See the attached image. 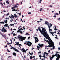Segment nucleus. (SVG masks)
Returning a JSON list of instances; mask_svg holds the SVG:
<instances>
[{
    "label": "nucleus",
    "mask_w": 60,
    "mask_h": 60,
    "mask_svg": "<svg viewBox=\"0 0 60 60\" xmlns=\"http://www.w3.org/2000/svg\"><path fill=\"white\" fill-rule=\"evenodd\" d=\"M40 27H38V30H39V31H40L41 34H42L46 38V39H48L49 41L46 40V41L47 42H48V44L49 45H50V44H52V43L53 42V41L50 38L49 36L48 35V34H47V33H46L45 31H46V29H44L46 28H42V31ZM41 28H42L41 27Z\"/></svg>",
    "instance_id": "f257e3e1"
},
{
    "label": "nucleus",
    "mask_w": 60,
    "mask_h": 60,
    "mask_svg": "<svg viewBox=\"0 0 60 60\" xmlns=\"http://www.w3.org/2000/svg\"><path fill=\"white\" fill-rule=\"evenodd\" d=\"M18 39H19V40H21V41H23V40H25L26 39V37H23V36H20L19 35L18 36H17Z\"/></svg>",
    "instance_id": "f03ea898"
},
{
    "label": "nucleus",
    "mask_w": 60,
    "mask_h": 60,
    "mask_svg": "<svg viewBox=\"0 0 60 60\" xmlns=\"http://www.w3.org/2000/svg\"><path fill=\"white\" fill-rule=\"evenodd\" d=\"M47 21H45V24H46V25H48V27L49 28V29H50V27H51L52 26V24H51L50 23L51 25L50 26H49V22H47Z\"/></svg>",
    "instance_id": "7ed1b4c3"
},
{
    "label": "nucleus",
    "mask_w": 60,
    "mask_h": 60,
    "mask_svg": "<svg viewBox=\"0 0 60 60\" xmlns=\"http://www.w3.org/2000/svg\"><path fill=\"white\" fill-rule=\"evenodd\" d=\"M35 43H36V42H38L39 41V40H38V38H37V37H35Z\"/></svg>",
    "instance_id": "20e7f679"
},
{
    "label": "nucleus",
    "mask_w": 60,
    "mask_h": 60,
    "mask_svg": "<svg viewBox=\"0 0 60 60\" xmlns=\"http://www.w3.org/2000/svg\"><path fill=\"white\" fill-rule=\"evenodd\" d=\"M13 50H15V51H17V52H19V51L18 50H17V49H16V48L14 47H13Z\"/></svg>",
    "instance_id": "39448f33"
},
{
    "label": "nucleus",
    "mask_w": 60,
    "mask_h": 60,
    "mask_svg": "<svg viewBox=\"0 0 60 60\" xmlns=\"http://www.w3.org/2000/svg\"><path fill=\"white\" fill-rule=\"evenodd\" d=\"M57 58H56V60H59V58L60 57V55L59 54H57Z\"/></svg>",
    "instance_id": "423d86ee"
},
{
    "label": "nucleus",
    "mask_w": 60,
    "mask_h": 60,
    "mask_svg": "<svg viewBox=\"0 0 60 60\" xmlns=\"http://www.w3.org/2000/svg\"><path fill=\"white\" fill-rule=\"evenodd\" d=\"M21 50L23 52H24V53H26V51L24 49L22 48L21 49Z\"/></svg>",
    "instance_id": "0eeeda50"
},
{
    "label": "nucleus",
    "mask_w": 60,
    "mask_h": 60,
    "mask_svg": "<svg viewBox=\"0 0 60 60\" xmlns=\"http://www.w3.org/2000/svg\"><path fill=\"white\" fill-rule=\"evenodd\" d=\"M55 56L54 55H52V57L51 56L50 57V60H52L53 58H54V57H55Z\"/></svg>",
    "instance_id": "6e6552de"
},
{
    "label": "nucleus",
    "mask_w": 60,
    "mask_h": 60,
    "mask_svg": "<svg viewBox=\"0 0 60 60\" xmlns=\"http://www.w3.org/2000/svg\"><path fill=\"white\" fill-rule=\"evenodd\" d=\"M32 43L30 42V43H29L28 44V46H29V47H31V45H32Z\"/></svg>",
    "instance_id": "1a4fd4ad"
},
{
    "label": "nucleus",
    "mask_w": 60,
    "mask_h": 60,
    "mask_svg": "<svg viewBox=\"0 0 60 60\" xmlns=\"http://www.w3.org/2000/svg\"><path fill=\"white\" fill-rule=\"evenodd\" d=\"M38 45L39 46H40L41 47H43V44L41 45L40 44H39Z\"/></svg>",
    "instance_id": "9d476101"
},
{
    "label": "nucleus",
    "mask_w": 60,
    "mask_h": 60,
    "mask_svg": "<svg viewBox=\"0 0 60 60\" xmlns=\"http://www.w3.org/2000/svg\"><path fill=\"white\" fill-rule=\"evenodd\" d=\"M17 5H19L18 4H16L15 5H14V8H16L17 7H18V6Z\"/></svg>",
    "instance_id": "9b49d317"
},
{
    "label": "nucleus",
    "mask_w": 60,
    "mask_h": 60,
    "mask_svg": "<svg viewBox=\"0 0 60 60\" xmlns=\"http://www.w3.org/2000/svg\"><path fill=\"white\" fill-rule=\"evenodd\" d=\"M7 31V30L6 29H4V30H2V32H3L4 33H5Z\"/></svg>",
    "instance_id": "f8f14e48"
},
{
    "label": "nucleus",
    "mask_w": 60,
    "mask_h": 60,
    "mask_svg": "<svg viewBox=\"0 0 60 60\" xmlns=\"http://www.w3.org/2000/svg\"><path fill=\"white\" fill-rule=\"evenodd\" d=\"M59 53V52H56V53L55 54V55H54V56H56V57H57V54L58 53Z\"/></svg>",
    "instance_id": "ddd939ff"
},
{
    "label": "nucleus",
    "mask_w": 60,
    "mask_h": 60,
    "mask_svg": "<svg viewBox=\"0 0 60 60\" xmlns=\"http://www.w3.org/2000/svg\"><path fill=\"white\" fill-rule=\"evenodd\" d=\"M2 35L3 37H4V38H5V39H6V36H5V34H4V35L3 34Z\"/></svg>",
    "instance_id": "4468645a"
},
{
    "label": "nucleus",
    "mask_w": 60,
    "mask_h": 60,
    "mask_svg": "<svg viewBox=\"0 0 60 60\" xmlns=\"http://www.w3.org/2000/svg\"><path fill=\"white\" fill-rule=\"evenodd\" d=\"M13 56H17L16 53L15 52H13Z\"/></svg>",
    "instance_id": "2eb2a0df"
},
{
    "label": "nucleus",
    "mask_w": 60,
    "mask_h": 60,
    "mask_svg": "<svg viewBox=\"0 0 60 60\" xmlns=\"http://www.w3.org/2000/svg\"><path fill=\"white\" fill-rule=\"evenodd\" d=\"M26 42H27V43H26V45H28V44H29V43H30V42L29 41H26Z\"/></svg>",
    "instance_id": "dca6fc26"
},
{
    "label": "nucleus",
    "mask_w": 60,
    "mask_h": 60,
    "mask_svg": "<svg viewBox=\"0 0 60 60\" xmlns=\"http://www.w3.org/2000/svg\"><path fill=\"white\" fill-rule=\"evenodd\" d=\"M8 22V20H5V21H4V22L5 23H7V22Z\"/></svg>",
    "instance_id": "f3484780"
},
{
    "label": "nucleus",
    "mask_w": 60,
    "mask_h": 60,
    "mask_svg": "<svg viewBox=\"0 0 60 60\" xmlns=\"http://www.w3.org/2000/svg\"><path fill=\"white\" fill-rule=\"evenodd\" d=\"M51 34H52V35L53 36H54V32H51L50 33Z\"/></svg>",
    "instance_id": "a211bd4d"
},
{
    "label": "nucleus",
    "mask_w": 60,
    "mask_h": 60,
    "mask_svg": "<svg viewBox=\"0 0 60 60\" xmlns=\"http://www.w3.org/2000/svg\"><path fill=\"white\" fill-rule=\"evenodd\" d=\"M0 24H4V22H0Z\"/></svg>",
    "instance_id": "6ab92c4d"
},
{
    "label": "nucleus",
    "mask_w": 60,
    "mask_h": 60,
    "mask_svg": "<svg viewBox=\"0 0 60 60\" xmlns=\"http://www.w3.org/2000/svg\"><path fill=\"white\" fill-rule=\"evenodd\" d=\"M30 56V59H32V58H34V57H33L32 56Z\"/></svg>",
    "instance_id": "aec40b11"
},
{
    "label": "nucleus",
    "mask_w": 60,
    "mask_h": 60,
    "mask_svg": "<svg viewBox=\"0 0 60 60\" xmlns=\"http://www.w3.org/2000/svg\"><path fill=\"white\" fill-rule=\"evenodd\" d=\"M39 56L40 57V59H41V57H42V56H41V55H39Z\"/></svg>",
    "instance_id": "412c9836"
},
{
    "label": "nucleus",
    "mask_w": 60,
    "mask_h": 60,
    "mask_svg": "<svg viewBox=\"0 0 60 60\" xmlns=\"http://www.w3.org/2000/svg\"><path fill=\"white\" fill-rule=\"evenodd\" d=\"M9 13H7V14L6 15V16L7 17V16H8V15H9Z\"/></svg>",
    "instance_id": "4be33fe9"
},
{
    "label": "nucleus",
    "mask_w": 60,
    "mask_h": 60,
    "mask_svg": "<svg viewBox=\"0 0 60 60\" xmlns=\"http://www.w3.org/2000/svg\"><path fill=\"white\" fill-rule=\"evenodd\" d=\"M17 45H19V42H16Z\"/></svg>",
    "instance_id": "5701e85b"
},
{
    "label": "nucleus",
    "mask_w": 60,
    "mask_h": 60,
    "mask_svg": "<svg viewBox=\"0 0 60 60\" xmlns=\"http://www.w3.org/2000/svg\"><path fill=\"white\" fill-rule=\"evenodd\" d=\"M42 57H43L44 58H46V56L45 55H44Z\"/></svg>",
    "instance_id": "b1692460"
},
{
    "label": "nucleus",
    "mask_w": 60,
    "mask_h": 60,
    "mask_svg": "<svg viewBox=\"0 0 60 60\" xmlns=\"http://www.w3.org/2000/svg\"><path fill=\"white\" fill-rule=\"evenodd\" d=\"M28 34V33H26L25 34L26 35H29V34Z\"/></svg>",
    "instance_id": "393cba45"
},
{
    "label": "nucleus",
    "mask_w": 60,
    "mask_h": 60,
    "mask_svg": "<svg viewBox=\"0 0 60 60\" xmlns=\"http://www.w3.org/2000/svg\"><path fill=\"white\" fill-rule=\"evenodd\" d=\"M6 3L7 4H9V2H8V1H6Z\"/></svg>",
    "instance_id": "a878e982"
},
{
    "label": "nucleus",
    "mask_w": 60,
    "mask_h": 60,
    "mask_svg": "<svg viewBox=\"0 0 60 60\" xmlns=\"http://www.w3.org/2000/svg\"><path fill=\"white\" fill-rule=\"evenodd\" d=\"M10 26H14V24H10Z\"/></svg>",
    "instance_id": "bb28decb"
},
{
    "label": "nucleus",
    "mask_w": 60,
    "mask_h": 60,
    "mask_svg": "<svg viewBox=\"0 0 60 60\" xmlns=\"http://www.w3.org/2000/svg\"><path fill=\"white\" fill-rule=\"evenodd\" d=\"M50 45V46H51V47H53V45Z\"/></svg>",
    "instance_id": "cd10ccee"
},
{
    "label": "nucleus",
    "mask_w": 60,
    "mask_h": 60,
    "mask_svg": "<svg viewBox=\"0 0 60 60\" xmlns=\"http://www.w3.org/2000/svg\"><path fill=\"white\" fill-rule=\"evenodd\" d=\"M12 11H15V9H13L12 10Z\"/></svg>",
    "instance_id": "c85d7f7f"
},
{
    "label": "nucleus",
    "mask_w": 60,
    "mask_h": 60,
    "mask_svg": "<svg viewBox=\"0 0 60 60\" xmlns=\"http://www.w3.org/2000/svg\"><path fill=\"white\" fill-rule=\"evenodd\" d=\"M54 29L55 30H56V26H55V28Z\"/></svg>",
    "instance_id": "c756f323"
},
{
    "label": "nucleus",
    "mask_w": 60,
    "mask_h": 60,
    "mask_svg": "<svg viewBox=\"0 0 60 60\" xmlns=\"http://www.w3.org/2000/svg\"><path fill=\"white\" fill-rule=\"evenodd\" d=\"M46 52H44V55H46Z\"/></svg>",
    "instance_id": "7c9ffc66"
},
{
    "label": "nucleus",
    "mask_w": 60,
    "mask_h": 60,
    "mask_svg": "<svg viewBox=\"0 0 60 60\" xmlns=\"http://www.w3.org/2000/svg\"><path fill=\"white\" fill-rule=\"evenodd\" d=\"M11 41V44L12 43V40L11 39H10Z\"/></svg>",
    "instance_id": "2f4dec72"
},
{
    "label": "nucleus",
    "mask_w": 60,
    "mask_h": 60,
    "mask_svg": "<svg viewBox=\"0 0 60 60\" xmlns=\"http://www.w3.org/2000/svg\"><path fill=\"white\" fill-rule=\"evenodd\" d=\"M5 25H6V26H7H7H8V24L6 23V24H5Z\"/></svg>",
    "instance_id": "473e14b6"
},
{
    "label": "nucleus",
    "mask_w": 60,
    "mask_h": 60,
    "mask_svg": "<svg viewBox=\"0 0 60 60\" xmlns=\"http://www.w3.org/2000/svg\"><path fill=\"white\" fill-rule=\"evenodd\" d=\"M5 28L4 27H3V28L2 29V30H1V31H2L3 30H4V29Z\"/></svg>",
    "instance_id": "72a5a7b5"
},
{
    "label": "nucleus",
    "mask_w": 60,
    "mask_h": 60,
    "mask_svg": "<svg viewBox=\"0 0 60 60\" xmlns=\"http://www.w3.org/2000/svg\"><path fill=\"white\" fill-rule=\"evenodd\" d=\"M18 17V16H17V15H15V18H17Z\"/></svg>",
    "instance_id": "f704fd0d"
},
{
    "label": "nucleus",
    "mask_w": 60,
    "mask_h": 60,
    "mask_svg": "<svg viewBox=\"0 0 60 60\" xmlns=\"http://www.w3.org/2000/svg\"><path fill=\"white\" fill-rule=\"evenodd\" d=\"M49 45H48V46H47L48 48H50V47H51V46L50 45L49 46Z\"/></svg>",
    "instance_id": "c9c22d12"
},
{
    "label": "nucleus",
    "mask_w": 60,
    "mask_h": 60,
    "mask_svg": "<svg viewBox=\"0 0 60 60\" xmlns=\"http://www.w3.org/2000/svg\"><path fill=\"white\" fill-rule=\"evenodd\" d=\"M53 49H55V46H54V44H53Z\"/></svg>",
    "instance_id": "e433bc0d"
},
{
    "label": "nucleus",
    "mask_w": 60,
    "mask_h": 60,
    "mask_svg": "<svg viewBox=\"0 0 60 60\" xmlns=\"http://www.w3.org/2000/svg\"><path fill=\"white\" fill-rule=\"evenodd\" d=\"M10 18L11 19V20H13V19L12 18V17H10Z\"/></svg>",
    "instance_id": "4c0bfd02"
},
{
    "label": "nucleus",
    "mask_w": 60,
    "mask_h": 60,
    "mask_svg": "<svg viewBox=\"0 0 60 60\" xmlns=\"http://www.w3.org/2000/svg\"><path fill=\"white\" fill-rule=\"evenodd\" d=\"M20 33H21V34H23V32L22 31H20Z\"/></svg>",
    "instance_id": "58836bf2"
},
{
    "label": "nucleus",
    "mask_w": 60,
    "mask_h": 60,
    "mask_svg": "<svg viewBox=\"0 0 60 60\" xmlns=\"http://www.w3.org/2000/svg\"><path fill=\"white\" fill-rule=\"evenodd\" d=\"M15 35H16V34H15V33H13V36H15Z\"/></svg>",
    "instance_id": "ea45409f"
},
{
    "label": "nucleus",
    "mask_w": 60,
    "mask_h": 60,
    "mask_svg": "<svg viewBox=\"0 0 60 60\" xmlns=\"http://www.w3.org/2000/svg\"><path fill=\"white\" fill-rule=\"evenodd\" d=\"M18 14L19 15V16H20V15H21V13H18Z\"/></svg>",
    "instance_id": "a19ab883"
},
{
    "label": "nucleus",
    "mask_w": 60,
    "mask_h": 60,
    "mask_svg": "<svg viewBox=\"0 0 60 60\" xmlns=\"http://www.w3.org/2000/svg\"><path fill=\"white\" fill-rule=\"evenodd\" d=\"M42 10V8H41L40 9V11H41Z\"/></svg>",
    "instance_id": "79ce46f5"
},
{
    "label": "nucleus",
    "mask_w": 60,
    "mask_h": 60,
    "mask_svg": "<svg viewBox=\"0 0 60 60\" xmlns=\"http://www.w3.org/2000/svg\"><path fill=\"white\" fill-rule=\"evenodd\" d=\"M13 47H12L10 49H13Z\"/></svg>",
    "instance_id": "37998d69"
},
{
    "label": "nucleus",
    "mask_w": 60,
    "mask_h": 60,
    "mask_svg": "<svg viewBox=\"0 0 60 60\" xmlns=\"http://www.w3.org/2000/svg\"><path fill=\"white\" fill-rule=\"evenodd\" d=\"M19 31H21V30H23V29H22V30H21V29H19Z\"/></svg>",
    "instance_id": "c03bdc74"
},
{
    "label": "nucleus",
    "mask_w": 60,
    "mask_h": 60,
    "mask_svg": "<svg viewBox=\"0 0 60 60\" xmlns=\"http://www.w3.org/2000/svg\"><path fill=\"white\" fill-rule=\"evenodd\" d=\"M11 8H12V9H14L15 8L14 7H12Z\"/></svg>",
    "instance_id": "a18cd8bd"
},
{
    "label": "nucleus",
    "mask_w": 60,
    "mask_h": 60,
    "mask_svg": "<svg viewBox=\"0 0 60 60\" xmlns=\"http://www.w3.org/2000/svg\"><path fill=\"white\" fill-rule=\"evenodd\" d=\"M31 12H30L28 13V14H31Z\"/></svg>",
    "instance_id": "49530a36"
},
{
    "label": "nucleus",
    "mask_w": 60,
    "mask_h": 60,
    "mask_svg": "<svg viewBox=\"0 0 60 60\" xmlns=\"http://www.w3.org/2000/svg\"><path fill=\"white\" fill-rule=\"evenodd\" d=\"M19 46H22V45H21V44H19Z\"/></svg>",
    "instance_id": "de8ad7c7"
},
{
    "label": "nucleus",
    "mask_w": 60,
    "mask_h": 60,
    "mask_svg": "<svg viewBox=\"0 0 60 60\" xmlns=\"http://www.w3.org/2000/svg\"><path fill=\"white\" fill-rule=\"evenodd\" d=\"M49 31L50 33H51V32H50V29H49Z\"/></svg>",
    "instance_id": "09e8293b"
},
{
    "label": "nucleus",
    "mask_w": 60,
    "mask_h": 60,
    "mask_svg": "<svg viewBox=\"0 0 60 60\" xmlns=\"http://www.w3.org/2000/svg\"><path fill=\"white\" fill-rule=\"evenodd\" d=\"M29 54H30V55H32V53H30V52H29Z\"/></svg>",
    "instance_id": "8fccbe9b"
},
{
    "label": "nucleus",
    "mask_w": 60,
    "mask_h": 60,
    "mask_svg": "<svg viewBox=\"0 0 60 60\" xmlns=\"http://www.w3.org/2000/svg\"><path fill=\"white\" fill-rule=\"evenodd\" d=\"M37 48H39V47L38 46H37Z\"/></svg>",
    "instance_id": "3c124183"
},
{
    "label": "nucleus",
    "mask_w": 60,
    "mask_h": 60,
    "mask_svg": "<svg viewBox=\"0 0 60 60\" xmlns=\"http://www.w3.org/2000/svg\"><path fill=\"white\" fill-rule=\"evenodd\" d=\"M40 20L41 21V20H43L42 19H40Z\"/></svg>",
    "instance_id": "603ef678"
},
{
    "label": "nucleus",
    "mask_w": 60,
    "mask_h": 60,
    "mask_svg": "<svg viewBox=\"0 0 60 60\" xmlns=\"http://www.w3.org/2000/svg\"><path fill=\"white\" fill-rule=\"evenodd\" d=\"M48 52H49V53H50V50H49L48 51Z\"/></svg>",
    "instance_id": "864d4df0"
},
{
    "label": "nucleus",
    "mask_w": 60,
    "mask_h": 60,
    "mask_svg": "<svg viewBox=\"0 0 60 60\" xmlns=\"http://www.w3.org/2000/svg\"><path fill=\"white\" fill-rule=\"evenodd\" d=\"M0 33L2 35H3V34L1 32H0Z\"/></svg>",
    "instance_id": "5fc2aeb1"
},
{
    "label": "nucleus",
    "mask_w": 60,
    "mask_h": 60,
    "mask_svg": "<svg viewBox=\"0 0 60 60\" xmlns=\"http://www.w3.org/2000/svg\"><path fill=\"white\" fill-rule=\"evenodd\" d=\"M21 27V26L19 27V28H18V29H19V28H20V27Z\"/></svg>",
    "instance_id": "6e6d98bb"
},
{
    "label": "nucleus",
    "mask_w": 60,
    "mask_h": 60,
    "mask_svg": "<svg viewBox=\"0 0 60 60\" xmlns=\"http://www.w3.org/2000/svg\"><path fill=\"white\" fill-rule=\"evenodd\" d=\"M17 32H18V33H19V32H20V31H19V30H18L17 31Z\"/></svg>",
    "instance_id": "4d7b16f0"
},
{
    "label": "nucleus",
    "mask_w": 60,
    "mask_h": 60,
    "mask_svg": "<svg viewBox=\"0 0 60 60\" xmlns=\"http://www.w3.org/2000/svg\"><path fill=\"white\" fill-rule=\"evenodd\" d=\"M7 50H8V52H10V51H9V50H8V49Z\"/></svg>",
    "instance_id": "13d9d810"
},
{
    "label": "nucleus",
    "mask_w": 60,
    "mask_h": 60,
    "mask_svg": "<svg viewBox=\"0 0 60 60\" xmlns=\"http://www.w3.org/2000/svg\"><path fill=\"white\" fill-rule=\"evenodd\" d=\"M13 30H15V31H16V30L15 29H13Z\"/></svg>",
    "instance_id": "bf43d9fd"
},
{
    "label": "nucleus",
    "mask_w": 60,
    "mask_h": 60,
    "mask_svg": "<svg viewBox=\"0 0 60 60\" xmlns=\"http://www.w3.org/2000/svg\"><path fill=\"white\" fill-rule=\"evenodd\" d=\"M45 60V59H41V60Z\"/></svg>",
    "instance_id": "052dcab7"
},
{
    "label": "nucleus",
    "mask_w": 60,
    "mask_h": 60,
    "mask_svg": "<svg viewBox=\"0 0 60 60\" xmlns=\"http://www.w3.org/2000/svg\"><path fill=\"white\" fill-rule=\"evenodd\" d=\"M24 27H25V26H23V29L25 30V29L26 28H25Z\"/></svg>",
    "instance_id": "680f3d73"
},
{
    "label": "nucleus",
    "mask_w": 60,
    "mask_h": 60,
    "mask_svg": "<svg viewBox=\"0 0 60 60\" xmlns=\"http://www.w3.org/2000/svg\"><path fill=\"white\" fill-rule=\"evenodd\" d=\"M41 53V52H38V53L39 54H40V53Z\"/></svg>",
    "instance_id": "e2e57ef3"
},
{
    "label": "nucleus",
    "mask_w": 60,
    "mask_h": 60,
    "mask_svg": "<svg viewBox=\"0 0 60 60\" xmlns=\"http://www.w3.org/2000/svg\"><path fill=\"white\" fill-rule=\"evenodd\" d=\"M58 20H60V18H59L58 19Z\"/></svg>",
    "instance_id": "0e129e2a"
},
{
    "label": "nucleus",
    "mask_w": 60,
    "mask_h": 60,
    "mask_svg": "<svg viewBox=\"0 0 60 60\" xmlns=\"http://www.w3.org/2000/svg\"><path fill=\"white\" fill-rule=\"evenodd\" d=\"M17 11V10H16V9H15V11Z\"/></svg>",
    "instance_id": "69168bd1"
},
{
    "label": "nucleus",
    "mask_w": 60,
    "mask_h": 60,
    "mask_svg": "<svg viewBox=\"0 0 60 60\" xmlns=\"http://www.w3.org/2000/svg\"><path fill=\"white\" fill-rule=\"evenodd\" d=\"M58 49H59V50H60V47L58 48Z\"/></svg>",
    "instance_id": "338daca9"
},
{
    "label": "nucleus",
    "mask_w": 60,
    "mask_h": 60,
    "mask_svg": "<svg viewBox=\"0 0 60 60\" xmlns=\"http://www.w3.org/2000/svg\"><path fill=\"white\" fill-rule=\"evenodd\" d=\"M2 18H4V15H3L2 17Z\"/></svg>",
    "instance_id": "774afa93"
}]
</instances>
